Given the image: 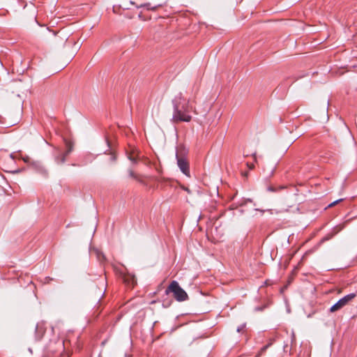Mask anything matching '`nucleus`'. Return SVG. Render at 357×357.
I'll return each mask as SVG.
<instances>
[{
  "mask_svg": "<svg viewBox=\"0 0 357 357\" xmlns=\"http://www.w3.org/2000/svg\"><path fill=\"white\" fill-rule=\"evenodd\" d=\"M128 159L133 163L137 164V162L141 159L140 153L138 149H132L128 153Z\"/></svg>",
  "mask_w": 357,
  "mask_h": 357,
  "instance_id": "nucleus-5",
  "label": "nucleus"
},
{
  "mask_svg": "<svg viewBox=\"0 0 357 357\" xmlns=\"http://www.w3.org/2000/svg\"><path fill=\"white\" fill-rule=\"evenodd\" d=\"M94 252L100 261H103L105 259L104 254L98 250H94Z\"/></svg>",
  "mask_w": 357,
  "mask_h": 357,
  "instance_id": "nucleus-9",
  "label": "nucleus"
},
{
  "mask_svg": "<svg viewBox=\"0 0 357 357\" xmlns=\"http://www.w3.org/2000/svg\"><path fill=\"white\" fill-rule=\"evenodd\" d=\"M169 293H172L174 298L178 302H183L188 299L187 293L175 280L172 281L165 290V294L167 295H168Z\"/></svg>",
  "mask_w": 357,
  "mask_h": 357,
  "instance_id": "nucleus-2",
  "label": "nucleus"
},
{
  "mask_svg": "<svg viewBox=\"0 0 357 357\" xmlns=\"http://www.w3.org/2000/svg\"><path fill=\"white\" fill-rule=\"evenodd\" d=\"M20 172V169H17L15 171H14L13 172Z\"/></svg>",
  "mask_w": 357,
  "mask_h": 357,
  "instance_id": "nucleus-16",
  "label": "nucleus"
},
{
  "mask_svg": "<svg viewBox=\"0 0 357 357\" xmlns=\"http://www.w3.org/2000/svg\"><path fill=\"white\" fill-rule=\"evenodd\" d=\"M174 113L172 121L174 123L190 122L192 116L190 112L192 109V107L190 105L189 101L182 97L181 93L176 97L173 100Z\"/></svg>",
  "mask_w": 357,
  "mask_h": 357,
  "instance_id": "nucleus-1",
  "label": "nucleus"
},
{
  "mask_svg": "<svg viewBox=\"0 0 357 357\" xmlns=\"http://www.w3.org/2000/svg\"><path fill=\"white\" fill-rule=\"evenodd\" d=\"M356 296V294L354 293L344 296L343 298L340 299L335 304L331 306V307L330 308V312H335L336 311L341 310L342 307L347 305L350 301H351Z\"/></svg>",
  "mask_w": 357,
  "mask_h": 357,
  "instance_id": "nucleus-3",
  "label": "nucleus"
},
{
  "mask_svg": "<svg viewBox=\"0 0 357 357\" xmlns=\"http://www.w3.org/2000/svg\"><path fill=\"white\" fill-rule=\"evenodd\" d=\"M10 157H11V158H14V155H13V154H12V155H10Z\"/></svg>",
  "mask_w": 357,
  "mask_h": 357,
  "instance_id": "nucleus-17",
  "label": "nucleus"
},
{
  "mask_svg": "<svg viewBox=\"0 0 357 357\" xmlns=\"http://www.w3.org/2000/svg\"><path fill=\"white\" fill-rule=\"evenodd\" d=\"M177 163L181 172L188 176H190L188 162L183 158L177 156Z\"/></svg>",
  "mask_w": 357,
  "mask_h": 357,
  "instance_id": "nucleus-4",
  "label": "nucleus"
},
{
  "mask_svg": "<svg viewBox=\"0 0 357 357\" xmlns=\"http://www.w3.org/2000/svg\"><path fill=\"white\" fill-rule=\"evenodd\" d=\"M184 190H186V192H190V190L188 188H185Z\"/></svg>",
  "mask_w": 357,
  "mask_h": 357,
  "instance_id": "nucleus-15",
  "label": "nucleus"
},
{
  "mask_svg": "<svg viewBox=\"0 0 357 357\" xmlns=\"http://www.w3.org/2000/svg\"><path fill=\"white\" fill-rule=\"evenodd\" d=\"M124 281L128 284L132 285V287H134V285L136 284V280L135 277H125Z\"/></svg>",
  "mask_w": 357,
  "mask_h": 357,
  "instance_id": "nucleus-8",
  "label": "nucleus"
},
{
  "mask_svg": "<svg viewBox=\"0 0 357 357\" xmlns=\"http://www.w3.org/2000/svg\"><path fill=\"white\" fill-rule=\"evenodd\" d=\"M342 200V199H339V200H337V201H335V202H333V203H331V204H330L328 205V207H332V206H335V204H337L338 202H341Z\"/></svg>",
  "mask_w": 357,
  "mask_h": 357,
  "instance_id": "nucleus-11",
  "label": "nucleus"
},
{
  "mask_svg": "<svg viewBox=\"0 0 357 357\" xmlns=\"http://www.w3.org/2000/svg\"><path fill=\"white\" fill-rule=\"evenodd\" d=\"M247 165H248V167H249V169H252L255 167L254 164H249V163H248Z\"/></svg>",
  "mask_w": 357,
  "mask_h": 357,
  "instance_id": "nucleus-12",
  "label": "nucleus"
},
{
  "mask_svg": "<svg viewBox=\"0 0 357 357\" xmlns=\"http://www.w3.org/2000/svg\"><path fill=\"white\" fill-rule=\"evenodd\" d=\"M65 144H66V146L67 149L65 153H66V155H68L73 151V144L71 142L68 141V140H65Z\"/></svg>",
  "mask_w": 357,
  "mask_h": 357,
  "instance_id": "nucleus-7",
  "label": "nucleus"
},
{
  "mask_svg": "<svg viewBox=\"0 0 357 357\" xmlns=\"http://www.w3.org/2000/svg\"><path fill=\"white\" fill-rule=\"evenodd\" d=\"M268 347V345H266V346H264V347H262V348L261 349L260 353H262V352L265 351Z\"/></svg>",
  "mask_w": 357,
  "mask_h": 357,
  "instance_id": "nucleus-13",
  "label": "nucleus"
},
{
  "mask_svg": "<svg viewBox=\"0 0 357 357\" xmlns=\"http://www.w3.org/2000/svg\"><path fill=\"white\" fill-rule=\"evenodd\" d=\"M129 174H130V176L135 180H137V181L139 182H141L142 183L143 181L142 179V176L141 175H139V174H137L136 173H135L132 170H129Z\"/></svg>",
  "mask_w": 357,
  "mask_h": 357,
  "instance_id": "nucleus-6",
  "label": "nucleus"
},
{
  "mask_svg": "<svg viewBox=\"0 0 357 357\" xmlns=\"http://www.w3.org/2000/svg\"><path fill=\"white\" fill-rule=\"evenodd\" d=\"M23 160H24V162H28V161H29V158H28V157H24V156Z\"/></svg>",
  "mask_w": 357,
  "mask_h": 357,
  "instance_id": "nucleus-14",
  "label": "nucleus"
},
{
  "mask_svg": "<svg viewBox=\"0 0 357 357\" xmlns=\"http://www.w3.org/2000/svg\"><path fill=\"white\" fill-rule=\"evenodd\" d=\"M68 155L66 153H63L61 156L60 162L63 163L66 161V158Z\"/></svg>",
  "mask_w": 357,
  "mask_h": 357,
  "instance_id": "nucleus-10",
  "label": "nucleus"
}]
</instances>
